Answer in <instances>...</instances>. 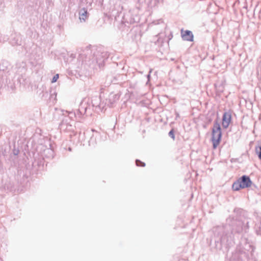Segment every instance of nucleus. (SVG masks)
<instances>
[{
    "mask_svg": "<svg viewBox=\"0 0 261 261\" xmlns=\"http://www.w3.org/2000/svg\"><path fill=\"white\" fill-rule=\"evenodd\" d=\"M88 12L86 9L83 8L79 12V18L81 21H85L87 18Z\"/></svg>",
    "mask_w": 261,
    "mask_h": 261,
    "instance_id": "obj_10",
    "label": "nucleus"
},
{
    "mask_svg": "<svg viewBox=\"0 0 261 261\" xmlns=\"http://www.w3.org/2000/svg\"><path fill=\"white\" fill-rule=\"evenodd\" d=\"M89 107L88 99L86 98L83 99L79 106L77 115H82L85 114Z\"/></svg>",
    "mask_w": 261,
    "mask_h": 261,
    "instance_id": "obj_3",
    "label": "nucleus"
},
{
    "mask_svg": "<svg viewBox=\"0 0 261 261\" xmlns=\"http://www.w3.org/2000/svg\"><path fill=\"white\" fill-rule=\"evenodd\" d=\"M99 136H100V135H99V133H98L96 131H95V132L93 131V134H92V135L89 140V144H92L93 145H94L95 144H96V143H97L96 139L98 138L99 137Z\"/></svg>",
    "mask_w": 261,
    "mask_h": 261,
    "instance_id": "obj_11",
    "label": "nucleus"
},
{
    "mask_svg": "<svg viewBox=\"0 0 261 261\" xmlns=\"http://www.w3.org/2000/svg\"><path fill=\"white\" fill-rule=\"evenodd\" d=\"M256 153L258 154V158L261 160V145L255 148Z\"/></svg>",
    "mask_w": 261,
    "mask_h": 261,
    "instance_id": "obj_14",
    "label": "nucleus"
},
{
    "mask_svg": "<svg viewBox=\"0 0 261 261\" xmlns=\"http://www.w3.org/2000/svg\"><path fill=\"white\" fill-rule=\"evenodd\" d=\"M66 113L68 114L69 118H72L73 116V117H76L75 114L74 113L72 112L66 111Z\"/></svg>",
    "mask_w": 261,
    "mask_h": 261,
    "instance_id": "obj_16",
    "label": "nucleus"
},
{
    "mask_svg": "<svg viewBox=\"0 0 261 261\" xmlns=\"http://www.w3.org/2000/svg\"><path fill=\"white\" fill-rule=\"evenodd\" d=\"M44 153H47L48 154V156H47L48 158H53L54 157V151L53 150L51 149H47L44 151Z\"/></svg>",
    "mask_w": 261,
    "mask_h": 261,
    "instance_id": "obj_13",
    "label": "nucleus"
},
{
    "mask_svg": "<svg viewBox=\"0 0 261 261\" xmlns=\"http://www.w3.org/2000/svg\"><path fill=\"white\" fill-rule=\"evenodd\" d=\"M232 188L234 191H239L241 189H243L241 186V184L239 182L238 180L233 183L232 185Z\"/></svg>",
    "mask_w": 261,
    "mask_h": 261,
    "instance_id": "obj_12",
    "label": "nucleus"
},
{
    "mask_svg": "<svg viewBox=\"0 0 261 261\" xmlns=\"http://www.w3.org/2000/svg\"><path fill=\"white\" fill-rule=\"evenodd\" d=\"M150 76V74H148L147 75V78H148V79H149Z\"/></svg>",
    "mask_w": 261,
    "mask_h": 261,
    "instance_id": "obj_23",
    "label": "nucleus"
},
{
    "mask_svg": "<svg viewBox=\"0 0 261 261\" xmlns=\"http://www.w3.org/2000/svg\"><path fill=\"white\" fill-rule=\"evenodd\" d=\"M21 37L20 34L14 33L12 34L10 42L12 45H21Z\"/></svg>",
    "mask_w": 261,
    "mask_h": 261,
    "instance_id": "obj_7",
    "label": "nucleus"
},
{
    "mask_svg": "<svg viewBox=\"0 0 261 261\" xmlns=\"http://www.w3.org/2000/svg\"><path fill=\"white\" fill-rule=\"evenodd\" d=\"M91 103L92 107L98 108L99 110H102L104 108V105L101 103L100 97L99 96H94L92 97Z\"/></svg>",
    "mask_w": 261,
    "mask_h": 261,
    "instance_id": "obj_5",
    "label": "nucleus"
},
{
    "mask_svg": "<svg viewBox=\"0 0 261 261\" xmlns=\"http://www.w3.org/2000/svg\"><path fill=\"white\" fill-rule=\"evenodd\" d=\"M136 164L137 166L144 167L145 166V164L144 162H141L139 160H136Z\"/></svg>",
    "mask_w": 261,
    "mask_h": 261,
    "instance_id": "obj_15",
    "label": "nucleus"
},
{
    "mask_svg": "<svg viewBox=\"0 0 261 261\" xmlns=\"http://www.w3.org/2000/svg\"><path fill=\"white\" fill-rule=\"evenodd\" d=\"M181 37L184 40L188 41H193V35L192 32L189 30H186L185 31H181Z\"/></svg>",
    "mask_w": 261,
    "mask_h": 261,
    "instance_id": "obj_8",
    "label": "nucleus"
},
{
    "mask_svg": "<svg viewBox=\"0 0 261 261\" xmlns=\"http://www.w3.org/2000/svg\"><path fill=\"white\" fill-rule=\"evenodd\" d=\"M54 95H55V96H56V93L54 92V93L51 94L50 97H52Z\"/></svg>",
    "mask_w": 261,
    "mask_h": 261,
    "instance_id": "obj_22",
    "label": "nucleus"
},
{
    "mask_svg": "<svg viewBox=\"0 0 261 261\" xmlns=\"http://www.w3.org/2000/svg\"><path fill=\"white\" fill-rule=\"evenodd\" d=\"M91 54L90 49L88 48L85 49L79 55V61L82 62V64H85L93 68L96 67V64L100 68L103 65L105 60L108 58L107 53L97 52L93 56H92Z\"/></svg>",
    "mask_w": 261,
    "mask_h": 261,
    "instance_id": "obj_1",
    "label": "nucleus"
},
{
    "mask_svg": "<svg viewBox=\"0 0 261 261\" xmlns=\"http://www.w3.org/2000/svg\"><path fill=\"white\" fill-rule=\"evenodd\" d=\"M67 121V118H66L65 119H64L62 121V122L61 124V127L62 128L63 127V125H64V123L65 122Z\"/></svg>",
    "mask_w": 261,
    "mask_h": 261,
    "instance_id": "obj_19",
    "label": "nucleus"
},
{
    "mask_svg": "<svg viewBox=\"0 0 261 261\" xmlns=\"http://www.w3.org/2000/svg\"><path fill=\"white\" fill-rule=\"evenodd\" d=\"M69 126H72V124H69Z\"/></svg>",
    "mask_w": 261,
    "mask_h": 261,
    "instance_id": "obj_24",
    "label": "nucleus"
},
{
    "mask_svg": "<svg viewBox=\"0 0 261 261\" xmlns=\"http://www.w3.org/2000/svg\"><path fill=\"white\" fill-rule=\"evenodd\" d=\"M215 243H220L221 244H224V243L223 242V241H222V239H221V240H220V242H219V241H215Z\"/></svg>",
    "mask_w": 261,
    "mask_h": 261,
    "instance_id": "obj_20",
    "label": "nucleus"
},
{
    "mask_svg": "<svg viewBox=\"0 0 261 261\" xmlns=\"http://www.w3.org/2000/svg\"><path fill=\"white\" fill-rule=\"evenodd\" d=\"M222 133L220 124L215 121L212 129V140L214 148H216L219 144L221 138Z\"/></svg>",
    "mask_w": 261,
    "mask_h": 261,
    "instance_id": "obj_2",
    "label": "nucleus"
},
{
    "mask_svg": "<svg viewBox=\"0 0 261 261\" xmlns=\"http://www.w3.org/2000/svg\"><path fill=\"white\" fill-rule=\"evenodd\" d=\"M58 78H59V74H57L55 75L54 76V77H53V79H52L51 82L52 83H55L57 81Z\"/></svg>",
    "mask_w": 261,
    "mask_h": 261,
    "instance_id": "obj_18",
    "label": "nucleus"
},
{
    "mask_svg": "<svg viewBox=\"0 0 261 261\" xmlns=\"http://www.w3.org/2000/svg\"><path fill=\"white\" fill-rule=\"evenodd\" d=\"M168 135H169V137H170L172 139H173V140H174V139H175V136H174V130H173V129H171V130L169 132Z\"/></svg>",
    "mask_w": 261,
    "mask_h": 261,
    "instance_id": "obj_17",
    "label": "nucleus"
},
{
    "mask_svg": "<svg viewBox=\"0 0 261 261\" xmlns=\"http://www.w3.org/2000/svg\"><path fill=\"white\" fill-rule=\"evenodd\" d=\"M238 180L239 182L241 184V186L243 189L250 187L251 186L252 181L250 177L247 175H243Z\"/></svg>",
    "mask_w": 261,
    "mask_h": 261,
    "instance_id": "obj_4",
    "label": "nucleus"
},
{
    "mask_svg": "<svg viewBox=\"0 0 261 261\" xmlns=\"http://www.w3.org/2000/svg\"><path fill=\"white\" fill-rule=\"evenodd\" d=\"M120 97L119 94L111 93L109 96V101L110 102V107L112 106V105L116 101L118 100Z\"/></svg>",
    "mask_w": 261,
    "mask_h": 261,
    "instance_id": "obj_9",
    "label": "nucleus"
},
{
    "mask_svg": "<svg viewBox=\"0 0 261 261\" xmlns=\"http://www.w3.org/2000/svg\"><path fill=\"white\" fill-rule=\"evenodd\" d=\"M231 115L229 112L224 113L222 117V126L224 128H227L231 121Z\"/></svg>",
    "mask_w": 261,
    "mask_h": 261,
    "instance_id": "obj_6",
    "label": "nucleus"
},
{
    "mask_svg": "<svg viewBox=\"0 0 261 261\" xmlns=\"http://www.w3.org/2000/svg\"><path fill=\"white\" fill-rule=\"evenodd\" d=\"M18 151H14V154L15 155H17L18 154Z\"/></svg>",
    "mask_w": 261,
    "mask_h": 261,
    "instance_id": "obj_21",
    "label": "nucleus"
}]
</instances>
